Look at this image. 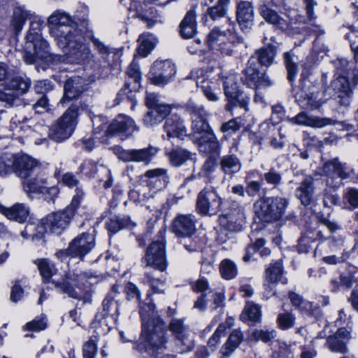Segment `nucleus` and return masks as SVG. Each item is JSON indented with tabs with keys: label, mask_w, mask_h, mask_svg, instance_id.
Masks as SVG:
<instances>
[{
	"label": "nucleus",
	"mask_w": 358,
	"mask_h": 358,
	"mask_svg": "<svg viewBox=\"0 0 358 358\" xmlns=\"http://www.w3.org/2000/svg\"><path fill=\"white\" fill-rule=\"evenodd\" d=\"M255 11L252 3L248 1H240L236 6V22L243 31L250 30L254 24Z\"/></svg>",
	"instance_id": "23"
},
{
	"label": "nucleus",
	"mask_w": 358,
	"mask_h": 358,
	"mask_svg": "<svg viewBox=\"0 0 358 358\" xmlns=\"http://www.w3.org/2000/svg\"><path fill=\"white\" fill-rule=\"evenodd\" d=\"M169 330L172 332L175 339L190 333L187 327L183 324V321L179 319H173L169 325Z\"/></svg>",
	"instance_id": "51"
},
{
	"label": "nucleus",
	"mask_w": 358,
	"mask_h": 358,
	"mask_svg": "<svg viewBox=\"0 0 358 358\" xmlns=\"http://www.w3.org/2000/svg\"><path fill=\"white\" fill-rule=\"evenodd\" d=\"M155 0H120V2L127 6L129 2V11L134 13L133 17H138L147 24L148 28L152 27L157 22V12L155 8L150 5Z\"/></svg>",
	"instance_id": "10"
},
{
	"label": "nucleus",
	"mask_w": 358,
	"mask_h": 358,
	"mask_svg": "<svg viewBox=\"0 0 358 358\" xmlns=\"http://www.w3.org/2000/svg\"><path fill=\"white\" fill-rule=\"evenodd\" d=\"M243 73V81L250 88L257 90L273 85V81L266 75V71L260 70L253 59H249Z\"/></svg>",
	"instance_id": "11"
},
{
	"label": "nucleus",
	"mask_w": 358,
	"mask_h": 358,
	"mask_svg": "<svg viewBox=\"0 0 358 358\" xmlns=\"http://www.w3.org/2000/svg\"><path fill=\"white\" fill-rule=\"evenodd\" d=\"M129 220L117 217L110 218L107 222V228L112 233H116L119 230L129 226Z\"/></svg>",
	"instance_id": "60"
},
{
	"label": "nucleus",
	"mask_w": 358,
	"mask_h": 358,
	"mask_svg": "<svg viewBox=\"0 0 358 358\" xmlns=\"http://www.w3.org/2000/svg\"><path fill=\"white\" fill-rule=\"evenodd\" d=\"M201 71V76L198 75L199 71L192 72V77L196 80V86L201 87L204 96L210 101H217L219 100L218 89L215 87V84L211 83L203 75V71Z\"/></svg>",
	"instance_id": "33"
},
{
	"label": "nucleus",
	"mask_w": 358,
	"mask_h": 358,
	"mask_svg": "<svg viewBox=\"0 0 358 358\" xmlns=\"http://www.w3.org/2000/svg\"><path fill=\"white\" fill-rule=\"evenodd\" d=\"M195 217L178 215L173 222V231L178 237H189L195 232Z\"/></svg>",
	"instance_id": "25"
},
{
	"label": "nucleus",
	"mask_w": 358,
	"mask_h": 358,
	"mask_svg": "<svg viewBox=\"0 0 358 358\" xmlns=\"http://www.w3.org/2000/svg\"><path fill=\"white\" fill-rule=\"evenodd\" d=\"M243 341V334L238 330H234L229 336L227 342L222 346L221 352L224 357L230 354Z\"/></svg>",
	"instance_id": "45"
},
{
	"label": "nucleus",
	"mask_w": 358,
	"mask_h": 358,
	"mask_svg": "<svg viewBox=\"0 0 358 358\" xmlns=\"http://www.w3.org/2000/svg\"><path fill=\"white\" fill-rule=\"evenodd\" d=\"M13 157L7 155L0 156V175H6L13 173Z\"/></svg>",
	"instance_id": "63"
},
{
	"label": "nucleus",
	"mask_w": 358,
	"mask_h": 358,
	"mask_svg": "<svg viewBox=\"0 0 358 358\" xmlns=\"http://www.w3.org/2000/svg\"><path fill=\"white\" fill-rule=\"evenodd\" d=\"M164 129L168 138H178L183 139L187 136V130L183 121L176 115H173L166 120Z\"/></svg>",
	"instance_id": "31"
},
{
	"label": "nucleus",
	"mask_w": 358,
	"mask_h": 358,
	"mask_svg": "<svg viewBox=\"0 0 358 358\" xmlns=\"http://www.w3.org/2000/svg\"><path fill=\"white\" fill-rule=\"evenodd\" d=\"M245 220L244 208L236 203L230 207L229 211L220 216L221 226L229 231H238L242 228Z\"/></svg>",
	"instance_id": "13"
},
{
	"label": "nucleus",
	"mask_w": 358,
	"mask_h": 358,
	"mask_svg": "<svg viewBox=\"0 0 358 358\" xmlns=\"http://www.w3.org/2000/svg\"><path fill=\"white\" fill-rule=\"evenodd\" d=\"M289 122L297 125L322 128L328 125L335 124L336 121L331 118L309 115L305 112H301L295 117L291 118Z\"/></svg>",
	"instance_id": "26"
},
{
	"label": "nucleus",
	"mask_w": 358,
	"mask_h": 358,
	"mask_svg": "<svg viewBox=\"0 0 358 358\" xmlns=\"http://www.w3.org/2000/svg\"><path fill=\"white\" fill-rule=\"evenodd\" d=\"M347 168L345 164H341L338 158H334L324 163L322 171L327 176V185L334 187L338 186V184H333V179L339 178L346 179L350 177V173L347 172Z\"/></svg>",
	"instance_id": "22"
},
{
	"label": "nucleus",
	"mask_w": 358,
	"mask_h": 358,
	"mask_svg": "<svg viewBox=\"0 0 358 358\" xmlns=\"http://www.w3.org/2000/svg\"><path fill=\"white\" fill-rule=\"evenodd\" d=\"M49 32L57 43H65L66 38L79 30L73 19L62 10L54 11L48 18Z\"/></svg>",
	"instance_id": "2"
},
{
	"label": "nucleus",
	"mask_w": 358,
	"mask_h": 358,
	"mask_svg": "<svg viewBox=\"0 0 358 358\" xmlns=\"http://www.w3.org/2000/svg\"><path fill=\"white\" fill-rule=\"evenodd\" d=\"M186 109L192 117V131L189 137L193 142L213 131L206 120V112L202 105L189 100L186 103Z\"/></svg>",
	"instance_id": "6"
},
{
	"label": "nucleus",
	"mask_w": 358,
	"mask_h": 358,
	"mask_svg": "<svg viewBox=\"0 0 358 358\" xmlns=\"http://www.w3.org/2000/svg\"><path fill=\"white\" fill-rule=\"evenodd\" d=\"M279 282L286 283L287 280L282 275V265L280 262H276L271 264L265 272L264 286L265 289L271 292Z\"/></svg>",
	"instance_id": "29"
},
{
	"label": "nucleus",
	"mask_w": 358,
	"mask_h": 358,
	"mask_svg": "<svg viewBox=\"0 0 358 358\" xmlns=\"http://www.w3.org/2000/svg\"><path fill=\"white\" fill-rule=\"evenodd\" d=\"M85 278L83 276L72 275L67 277L62 282H55V287L62 293L74 299H81L84 289Z\"/></svg>",
	"instance_id": "19"
},
{
	"label": "nucleus",
	"mask_w": 358,
	"mask_h": 358,
	"mask_svg": "<svg viewBox=\"0 0 358 358\" xmlns=\"http://www.w3.org/2000/svg\"><path fill=\"white\" fill-rule=\"evenodd\" d=\"M158 150L153 146L143 149L120 150L118 158L124 162H145L149 164Z\"/></svg>",
	"instance_id": "21"
},
{
	"label": "nucleus",
	"mask_w": 358,
	"mask_h": 358,
	"mask_svg": "<svg viewBox=\"0 0 358 358\" xmlns=\"http://www.w3.org/2000/svg\"><path fill=\"white\" fill-rule=\"evenodd\" d=\"M314 179L310 176H306L299 184L295 190V196L305 206L310 205L314 201Z\"/></svg>",
	"instance_id": "28"
},
{
	"label": "nucleus",
	"mask_w": 358,
	"mask_h": 358,
	"mask_svg": "<svg viewBox=\"0 0 358 358\" xmlns=\"http://www.w3.org/2000/svg\"><path fill=\"white\" fill-rule=\"evenodd\" d=\"M223 85L224 94L229 101L225 109L231 111L234 107L240 106L248 110L250 99L238 89L236 76L232 74L227 76Z\"/></svg>",
	"instance_id": "8"
},
{
	"label": "nucleus",
	"mask_w": 358,
	"mask_h": 358,
	"mask_svg": "<svg viewBox=\"0 0 358 358\" xmlns=\"http://www.w3.org/2000/svg\"><path fill=\"white\" fill-rule=\"evenodd\" d=\"M264 178L266 182L275 187L278 185L282 180L281 174L278 172L274 168H271L267 173H265Z\"/></svg>",
	"instance_id": "64"
},
{
	"label": "nucleus",
	"mask_w": 358,
	"mask_h": 358,
	"mask_svg": "<svg viewBox=\"0 0 358 358\" xmlns=\"http://www.w3.org/2000/svg\"><path fill=\"white\" fill-rule=\"evenodd\" d=\"M74 214L71 208H66L63 210L48 214L41 221V225L38 227L40 233L49 232L59 235L69 226Z\"/></svg>",
	"instance_id": "7"
},
{
	"label": "nucleus",
	"mask_w": 358,
	"mask_h": 358,
	"mask_svg": "<svg viewBox=\"0 0 358 358\" xmlns=\"http://www.w3.org/2000/svg\"><path fill=\"white\" fill-rule=\"evenodd\" d=\"M142 261L148 266L164 271L167 267V261L164 239L153 241L148 248Z\"/></svg>",
	"instance_id": "12"
},
{
	"label": "nucleus",
	"mask_w": 358,
	"mask_h": 358,
	"mask_svg": "<svg viewBox=\"0 0 358 358\" xmlns=\"http://www.w3.org/2000/svg\"><path fill=\"white\" fill-rule=\"evenodd\" d=\"M350 338L349 331L340 328L334 335L327 338L325 345L333 352L346 354L348 352V343Z\"/></svg>",
	"instance_id": "24"
},
{
	"label": "nucleus",
	"mask_w": 358,
	"mask_h": 358,
	"mask_svg": "<svg viewBox=\"0 0 358 358\" xmlns=\"http://www.w3.org/2000/svg\"><path fill=\"white\" fill-rule=\"evenodd\" d=\"M37 264L40 274L45 280H49L53 275L54 268L47 259H37L35 261Z\"/></svg>",
	"instance_id": "56"
},
{
	"label": "nucleus",
	"mask_w": 358,
	"mask_h": 358,
	"mask_svg": "<svg viewBox=\"0 0 358 358\" xmlns=\"http://www.w3.org/2000/svg\"><path fill=\"white\" fill-rule=\"evenodd\" d=\"M194 348V336L191 333L175 339L174 352L178 355L189 353Z\"/></svg>",
	"instance_id": "43"
},
{
	"label": "nucleus",
	"mask_w": 358,
	"mask_h": 358,
	"mask_svg": "<svg viewBox=\"0 0 358 358\" xmlns=\"http://www.w3.org/2000/svg\"><path fill=\"white\" fill-rule=\"evenodd\" d=\"M259 13L267 22L278 29H283L287 27L286 20L280 17L277 12L269 8L266 4L260 6Z\"/></svg>",
	"instance_id": "40"
},
{
	"label": "nucleus",
	"mask_w": 358,
	"mask_h": 358,
	"mask_svg": "<svg viewBox=\"0 0 358 358\" xmlns=\"http://www.w3.org/2000/svg\"><path fill=\"white\" fill-rule=\"evenodd\" d=\"M46 185H48L47 178L42 173H37L36 177H30L24 181L25 189L34 193H44Z\"/></svg>",
	"instance_id": "39"
},
{
	"label": "nucleus",
	"mask_w": 358,
	"mask_h": 358,
	"mask_svg": "<svg viewBox=\"0 0 358 358\" xmlns=\"http://www.w3.org/2000/svg\"><path fill=\"white\" fill-rule=\"evenodd\" d=\"M289 298L294 306L300 310L301 311H308L312 308V304L304 300L301 296L295 292H290Z\"/></svg>",
	"instance_id": "55"
},
{
	"label": "nucleus",
	"mask_w": 358,
	"mask_h": 358,
	"mask_svg": "<svg viewBox=\"0 0 358 358\" xmlns=\"http://www.w3.org/2000/svg\"><path fill=\"white\" fill-rule=\"evenodd\" d=\"M7 90L12 92H6L0 90V101L5 102L12 106L15 104L17 97L25 93L30 87V82L22 78H14L6 85Z\"/></svg>",
	"instance_id": "18"
},
{
	"label": "nucleus",
	"mask_w": 358,
	"mask_h": 358,
	"mask_svg": "<svg viewBox=\"0 0 358 358\" xmlns=\"http://www.w3.org/2000/svg\"><path fill=\"white\" fill-rule=\"evenodd\" d=\"M197 145L199 150L207 154L217 153L220 151V143L213 131L200 137L194 141Z\"/></svg>",
	"instance_id": "37"
},
{
	"label": "nucleus",
	"mask_w": 358,
	"mask_h": 358,
	"mask_svg": "<svg viewBox=\"0 0 358 358\" xmlns=\"http://www.w3.org/2000/svg\"><path fill=\"white\" fill-rule=\"evenodd\" d=\"M29 15L30 13L24 8V6L15 7L10 22V26L16 34L21 31L24 24L27 18L29 17Z\"/></svg>",
	"instance_id": "42"
},
{
	"label": "nucleus",
	"mask_w": 358,
	"mask_h": 358,
	"mask_svg": "<svg viewBox=\"0 0 358 358\" xmlns=\"http://www.w3.org/2000/svg\"><path fill=\"white\" fill-rule=\"evenodd\" d=\"M331 87L336 94H350L351 90L348 79L344 76H338L334 80L331 84Z\"/></svg>",
	"instance_id": "50"
},
{
	"label": "nucleus",
	"mask_w": 358,
	"mask_h": 358,
	"mask_svg": "<svg viewBox=\"0 0 358 358\" xmlns=\"http://www.w3.org/2000/svg\"><path fill=\"white\" fill-rule=\"evenodd\" d=\"M222 203L217 192L213 187H206L199 193L196 207L199 213L211 216L220 210Z\"/></svg>",
	"instance_id": "9"
},
{
	"label": "nucleus",
	"mask_w": 358,
	"mask_h": 358,
	"mask_svg": "<svg viewBox=\"0 0 358 358\" xmlns=\"http://www.w3.org/2000/svg\"><path fill=\"white\" fill-rule=\"evenodd\" d=\"M140 313L143 330L138 349L155 358H175V355H163L167 343L164 322L153 311L148 314L144 308H141Z\"/></svg>",
	"instance_id": "1"
},
{
	"label": "nucleus",
	"mask_w": 358,
	"mask_h": 358,
	"mask_svg": "<svg viewBox=\"0 0 358 358\" xmlns=\"http://www.w3.org/2000/svg\"><path fill=\"white\" fill-rule=\"evenodd\" d=\"M220 268L222 276L227 280L234 278L237 274L236 264L229 259H224Z\"/></svg>",
	"instance_id": "52"
},
{
	"label": "nucleus",
	"mask_w": 358,
	"mask_h": 358,
	"mask_svg": "<svg viewBox=\"0 0 358 358\" xmlns=\"http://www.w3.org/2000/svg\"><path fill=\"white\" fill-rule=\"evenodd\" d=\"M78 111V106L71 105L49 129V137L56 142H62L68 139L77 124Z\"/></svg>",
	"instance_id": "4"
},
{
	"label": "nucleus",
	"mask_w": 358,
	"mask_h": 358,
	"mask_svg": "<svg viewBox=\"0 0 358 358\" xmlns=\"http://www.w3.org/2000/svg\"><path fill=\"white\" fill-rule=\"evenodd\" d=\"M176 72L175 66L170 61H156L152 66L150 79L153 84L163 85L169 81Z\"/></svg>",
	"instance_id": "20"
},
{
	"label": "nucleus",
	"mask_w": 358,
	"mask_h": 358,
	"mask_svg": "<svg viewBox=\"0 0 358 358\" xmlns=\"http://www.w3.org/2000/svg\"><path fill=\"white\" fill-rule=\"evenodd\" d=\"M144 177L148 179V185L156 189L165 188L169 182L168 171L162 168L148 170L144 173Z\"/></svg>",
	"instance_id": "30"
},
{
	"label": "nucleus",
	"mask_w": 358,
	"mask_h": 358,
	"mask_svg": "<svg viewBox=\"0 0 358 358\" xmlns=\"http://www.w3.org/2000/svg\"><path fill=\"white\" fill-rule=\"evenodd\" d=\"M13 173L24 180L40 169L38 162L28 155L13 156Z\"/></svg>",
	"instance_id": "14"
},
{
	"label": "nucleus",
	"mask_w": 358,
	"mask_h": 358,
	"mask_svg": "<svg viewBox=\"0 0 358 358\" xmlns=\"http://www.w3.org/2000/svg\"><path fill=\"white\" fill-rule=\"evenodd\" d=\"M261 310L259 306L250 302H248L241 315L243 322L250 321L256 322L259 321Z\"/></svg>",
	"instance_id": "48"
},
{
	"label": "nucleus",
	"mask_w": 358,
	"mask_h": 358,
	"mask_svg": "<svg viewBox=\"0 0 358 358\" xmlns=\"http://www.w3.org/2000/svg\"><path fill=\"white\" fill-rule=\"evenodd\" d=\"M242 126L239 118H234L223 123L220 127V131L222 133H234L238 131Z\"/></svg>",
	"instance_id": "62"
},
{
	"label": "nucleus",
	"mask_w": 358,
	"mask_h": 358,
	"mask_svg": "<svg viewBox=\"0 0 358 358\" xmlns=\"http://www.w3.org/2000/svg\"><path fill=\"white\" fill-rule=\"evenodd\" d=\"M136 130H138V127L130 117L120 115L108 125L106 132L112 135L124 133L127 136H130Z\"/></svg>",
	"instance_id": "27"
},
{
	"label": "nucleus",
	"mask_w": 358,
	"mask_h": 358,
	"mask_svg": "<svg viewBox=\"0 0 358 358\" xmlns=\"http://www.w3.org/2000/svg\"><path fill=\"white\" fill-rule=\"evenodd\" d=\"M49 55L48 43L41 38L34 41H27L23 56L24 61L27 64H32L37 60H43Z\"/></svg>",
	"instance_id": "16"
},
{
	"label": "nucleus",
	"mask_w": 358,
	"mask_h": 358,
	"mask_svg": "<svg viewBox=\"0 0 358 358\" xmlns=\"http://www.w3.org/2000/svg\"><path fill=\"white\" fill-rule=\"evenodd\" d=\"M171 164L174 166H179L190 159L191 153L183 148H176L168 154Z\"/></svg>",
	"instance_id": "47"
},
{
	"label": "nucleus",
	"mask_w": 358,
	"mask_h": 358,
	"mask_svg": "<svg viewBox=\"0 0 358 358\" xmlns=\"http://www.w3.org/2000/svg\"><path fill=\"white\" fill-rule=\"evenodd\" d=\"M277 322L282 329H288L294 325L295 317L291 313H280L278 315Z\"/></svg>",
	"instance_id": "61"
},
{
	"label": "nucleus",
	"mask_w": 358,
	"mask_h": 358,
	"mask_svg": "<svg viewBox=\"0 0 358 358\" xmlns=\"http://www.w3.org/2000/svg\"><path fill=\"white\" fill-rule=\"evenodd\" d=\"M97 337L94 336L84 343L83 345V358H95L97 354Z\"/></svg>",
	"instance_id": "53"
},
{
	"label": "nucleus",
	"mask_w": 358,
	"mask_h": 358,
	"mask_svg": "<svg viewBox=\"0 0 358 358\" xmlns=\"http://www.w3.org/2000/svg\"><path fill=\"white\" fill-rule=\"evenodd\" d=\"M47 327V317L45 315H41L36 317L32 321L27 322L24 326L26 329L30 331H42Z\"/></svg>",
	"instance_id": "59"
},
{
	"label": "nucleus",
	"mask_w": 358,
	"mask_h": 358,
	"mask_svg": "<svg viewBox=\"0 0 358 358\" xmlns=\"http://www.w3.org/2000/svg\"><path fill=\"white\" fill-rule=\"evenodd\" d=\"M196 13L189 10L180 24V34L184 38H192L196 34Z\"/></svg>",
	"instance_id": "38"
},
{
	"label": "nucleus",
	"mask_w": 358,
	"mask_h": 358,
	"mask_svg": "<svg viewBox=\"0 0 358 358\" xmlns=\"http://www.w3.org/2000/svg\"><path fill=\"white\" fill-rule=\"evenodd\" d=\"M0 213L10 220L22 223L27 219L29 210L22 203H15L10 208H6L0 203Z\"/></svg>",
	"instance_id": "34"
},
{
	"label": "nucleus",
	"mask_w": 358,
	"mask_h": 358,
	"mask_svg": "<svg viewBox=\"0 0 358 358\" xmlns=\"http://www.w3.org/2000/svg\"><path fill=\"white\" fill-rule=\"evenodd\" d=\"M127 74L129 80L126 82L124 87L120 91L119 95L126 94L127 92L138 91L140 88L141 73L139 64L135 61V59L128 67Z\"/></svg>",
	"instance_id": "32"
},
{
	"label": "nucleus",
	"mask_w": 358,
	"mask_h": 358,
	"mask_svg": "<svg viewBox=\"0 0 358 358\" xmlns=\"http://www.w3.org/2000/svg\"><path fill=\"white\" fill-rule=\"evenodd\" d=\"M138 42V53L143 57L147 56L154 48L153 43L144 34L139 36Z\"/></svg>",
	"instance_id": "58"
},
{
	"label": "nucleus",
	"mask_w": 358,
	"mask_h": 358,
	"mask_svg": "<svg viewBox=\"0 0 358 358\" xmlns=\"http://www.w3.org/2000/svg\"><path fill=\"white\" fill-rule=\"evenodd\" d=\"M275 55V47L268 45L257 50L250 59H255V63L258 61L260 65L268 66L273 62Z\"/></svg>",
	"instance_id": "41"
},
{
	"label": "nucleus",
	"mask_w": 358,
	"mask_h": 358,
	"mask_svg": "<svg viewBox=\"0 0 358 358\" xmlns=\"http://www.w3.org/2000/svg\"><path fill=\"white\" fill-rule=\"evenodd\" d=\"M29 17L31 21L26 39L27 41H34L35 38H41V28L44 21L41 17L32 14L29 15Z\"/></svg>",
	"instance_id": "46"
},
{
	"label": "nucleus",
	"mask_w": 358,
	"mask_h": 358,
	"mask_svg": "<svg viewBox=\"0 0 358 358\" xmlns=\"http://www.w3.org/2000/svg\"><path fill=\"white\" fill-rule=\"evenodd\" d=\"M220 167L224 173L232 174L241 170V162L234 155H227L221 158Z\"/></svg>",
	"instance_id": "44"
},
{
	"label": "nucleus",
	"mask_w": 358,
	"mask_h": 358,
	"mask_svg": "<svg viewBox=\"0 0 358 358\" xmlns=\"http://www.w3.org/2000/svg\"><path fill=\"white\" fill-rule=\"evenodd\" d=\"M229 38L231 39L234 38L231 30L221 31L219 28H215L208 35V43L210 47L217 49L222 54L231 55L233 52V45L231 42L228 41Z\"/></svg>",
	"instance_id": "15"
},
{
	"label": "nucleus",
	"mask_w": 358,
	"mask_h": 358,
	"mask_svg": "<svg viewBox=\"0 0 358 358\" xmlns=\"http://www.w3.org/2000/svg\"><path fill=\"white\" fill-rule=\"evenodd\" d=\"M81 80L80 78H73L65 82L64 95L60 101L62 104L78 98L83 93L85 89Z\"/></svg>",
	"instance_id": "35"
},
{
	"label": "nucleus",
	"mask_w": 358,
	"mask_h": 358,
	"mask_svg": "<svg viewBox=\"0 0 358 358\" xmlns=\"http://www.w3.org/2000/svg\"><path fill=\"white\" fill-rule=\"evenodd\" d=\"M301 106L308 110L318 109L323 102L317 99V95L315 94H306L303 100H299Z\"/></svg>",
	"instance_id": "54"
},
{
	"label": "nucleus",
	"mask_w": 358,
	"mask_h": 358,
	"mask_svg": "<svg viewBox=\"0 0 358 358\" xmlns=\"http://www.w3.org/2000/svg\"><path fill=\"white\" fill-rule=\"evenodd\" d=\"M95 246V236L92 234L83 233L76 236L69 245L71 257H83L90 253Z\"/></svg>",
	"instance_id": "17"
},
{
	"label": "nucleus",
	"mask_w": 358,
	"mask_h": 358,
	"mask_svg": "<svg viewBox=\"0 0 358 358\" xmlns=\"http://www.w3.org/2000/svg\"><path fill=\"white\" fill-rule=\"evenodd\" d=\"M288 201L281 197H267L255 204L256 214L264 222L280 220L287 207Z\"/></svg>",
	"instance_id": "5"
},
{
	"label": "nucleus",
	"mask_w": 358,
	"mask_h": 358,
	"mask_svg": "<svg viewBox=\"0 0 358 358\" xmlns=\"http://www.w3.org/2000/svg\"><path fill=\"white\" fill-rule=\"evenodd\" d=\"M229 2L230 0H218L215 6L208 8V15L213 20L224 17L227 12Z\"/></svg>",
	"instance_id": "49"
},
{
	"label": "nucleus",
	"mask_w": 358,
	"mask_h": 358,
	"mask_svg": "<svg viewBox=\"0 0 358 358\" xmlns=\"http://www.w3.org/2000/svg\"><path fill=\"white\" fill-rule=\"evenodd\" d=\"M85 41L79 29L66 38L65 43H57V45L63 48L69 62L80 64L92 57L90 48Z\"/></svg>",
	"instance_id": "3"
},
{
	"label": "nucleus",
	"mask_w": 358,
	"mask_h": 358,
	"mask_svg": "<svg viewBox=\"0 0 358 358\" xmlns=\"http://www.w3.org/2000/svg\"><path fill=\"white\" fill-rule=\"evenodd\" d=\"M285 63L288 72V79L290 82L295 80L298 73V67L294 62L292 55L290 52H285L284 55Z\"/></svg>",
	"instance_id": "57"
},
{
	"label": "nucleus",
	"mask_w": 358,
	"mask_h": 358,
	"mask_svg": "<svg viewBox=\"0 0 358 358\" xmlns=\"http://www.w3.org/2000/svg\"><path fill=\"white\" fill-rule=\"evenodd\" d=\"M171 108L169 106H158L155 107L145 115L143 124L148 127H152L161 122L168 115L170 114Z\"/></svg>",
	"instance_id": "36"
}]
</instances>
